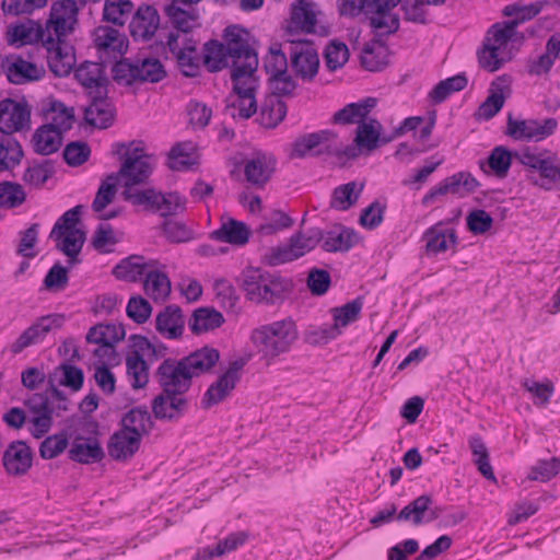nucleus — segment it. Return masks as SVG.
<instances>
[{
  "instance_id": "37",
  "label": "nucleus",
  "mask_w": 560,
  "mask_h": 560,
  "mask_svg": "<svg viewBox=\"0 0 560 560\" xmlns=\"http://www.w3.org/2000/svg\"><path fill=\"white\" fill-rule=\"evenodd\" d=\"M375 97H365L355 103H350L334 114L332 120L338 125L362 124L370 112L376 106Z\"/></svg>"
},
{
  "instance_id": "36",
  "label": "nucleus",
  "mask_w": 560,
  "mask_h": 560,
  "mask_svg": "<svg viewBox=\"0 0 560 560\" xmlns=\"http://www.w3.org/2000/svg\"><path fill=\"white\" fill-rule=\"evenodd\" d=\"M250 230L246 223L230 218L221 226L210 233V238L229 243L231 245L243 246L248 243Z\"/></svg>"
},
{
  "instance_id": "54",
  "label": "nucleus",
  "mask_w": 560,
  "mask_h": 560,
  "mask_svg": "<svg viewBox=\"0 0 560 560\" xmlns=\"http://www.w3.org/2000/svg\"><path fill=\"white\" fill-rule=\"evenodd\" d=\"M363 185L357 190V183L349 182L347 184L337 186L331 195L330 208L347 211L359 200Z\"/></svg>"
},
{
  "instance_id": "45",
  "label": "nucleus",
  "mask_w": 560,
  "mask_h": 560,
  "mask_svg": "<svg viewBox=\"0 0 560 560\" xmlns=\"http://www.w3.org/2000/svg\"><path fill=\"white\" fill-rule=\"evenodd\" d=\"M121 428L140 434L142 438L150 433L153 428V421L147 406H137L126 412L121 419Z\"/></svg>"
},
{
  "instance_id": "4",
  "label": "nucleus",
  "mask_w": 560,
  "mask_h": 560,
  "mask_svg": "<svg viewBox=\"0 0 560 560\" xmlns=\"http://www.w3.org/2000/svg\"><path fill=\"white\" fill-rule=\"evenodd\" d=\"M224 47L231 59V79L238 81L244 75L255 74L258 67V56L249 45V33L240 25H230L223 34Z\"/></svg>"
},
{
  "instance_id": "3",
  "label": "nucleus",
  "mask_w": 560,
  "mask_h": 560,
  "mask_svg": "<svg viewBox=\"0 0 560 560\" xmlns=\"http://www.w3.org/2000/svg\"><path fill=\"white\" fill-rule=\"evenodd\" d=\"M246 299L257 304H276L290 291L291 283L277 273L262 268H247L240 276Z\"/></svg>"
},
{
  "instance_id": "28",
  "label": "nucleus",
  "mask_w": 560,
  "mask_h": 560,
  "mask_svg": "<svg viewBox=\"0 0 560 560\" xmlns=\"http://www.w3.org/2000/svg\"><path fill=\"white\" fill-rule=\"evenodd\" d=\"M68 456L72 462L90 465L103 460L105 452L96 436L77 435L72 440Z\"/></svg>"
},
{
  "instance_id": "11",
  "label": "nucleus",
  "mask_w": 560,
  "mask_h": 560,
  "mask_svg": "<svg viewBox=\"0 0 560 560\" xmlns=\"http://www.w3.org/2000/svg\"><path fill=\"white\" fill-rule=\"evenodd\" d=\"M338 152L335 132L323 129L298 137L292 144L291 156L296 159L330 158Z\"/></svg>"
},
{
  "instance_id": "24",
  "label": "nucleus",
  "mask_w": 560,
  "mask_h": 560,
  "mask_svg": "<svg viewBox=\"0 0 560 560\" xmlns=\"http://www.w3.org/2000/svg\"><path fill=\"white\" fill-rule=\"evenodd\" d=\"M108 90L89 94L90 105L84 109V120L96 128L106 129L114 122L115 107L108 100Z\"/></svg>"
},
{
  "instance_id": "21",
  "label": "nucleus",
  "mask_w": 560,
  "mask_h": 560,
  "mask_svg": "<svg viewBox=\"0 0 560 560\" xmlns=\"http://www.w3.org/2000/svg\"><path fill=\"white\" fill-rule=\"evenodd\" d=\"M277 167L276 158L267 152H254L244 161L246 180L256 188H264L271 179Z\"/></svg>"
},
{
  "instance_id": "58",
  "label": "nucleus",
  "mask_w": 560,
  "mask_h": 560,
  "mask_svg": "<svg viewBox=\"0 0 560 560\" xmlns=\"http://www.w3.org/2000/svg\"><path fill=\"white\" fill-rule=\"evenodd\" d=\"M127 375L132 388L140 389L149 382V366L147 361L138 352L126 359Z\"/></svg>"
},
{
  "instance_id": "29",
  "label": "nucleus",
  "mask_w": 560,
  "mask_h": 560,
  "mask_svg": "<svg viewBox=\"0 0 560 560\" xmlns=\"http://www.w3.org/2000/svg\"><path fill=\"white\" fill-rule=\"evenodd\" d=\"M423 240L428 255L445 253L451 247H455L458 242L455 229L447 228L442 221L427 229Z\"/></svg>"
},
{
  "instance_id": "64",
  "label": "nucleus",
  "mask_w": 560,
  "mask_h": 560,
  "mask_svg": "<svg viewBox=\"0 0 560 560\" xmlns=\"http://www.w3.org/2000/svg\"><path fill=\"white\" fill-rule=\"evenodd\" d=\"M560 472V455L550 459H539L530 468L528 478L547 482Z\"/></svg>"
},
{
  "instance_id": "56",
  "label": "nucleus",
  "mask_w": 560,
  "mask_h": 560,
  "mask_svg": "<svg viewBox=\"0 0 560 560\" xmlns=\"http://www.w3.org/2000/svg\"><path fill=\"white\" fill-rule=\"evenodd\" d=\"M468 443L479 472L488 480H495V476L490 464L488 447L486 446L482 438L477 434L471 435Z\"/></svg>"
},
{
  "instance_id": "42",
  "label": "nucleus",
  "mask_w": 560,
  "mask_h": 560,
  "mask_svg": "<svg viewBox=\"0 0 560 560\" xmlns=\"http://www.w3.org/2000/svg\"><path fill=\"white\" fill-rule=\"evenodd\" d=\"M512 164V153L503 145H498L490 152L487 160H480L479 166L486 174L492 173L503 179L508 176Z\"/></svg>"
},
{
  "instance_id": "39",
  "label": "nucleus",
  "mask_w": 560,
  "mask_h": 560,
  "mask_svg": "<svg viewBox=\"0 0 560 560\" xmlns=\"http://www.w3.org/2000/svg\"><path fill=\"white\" fill-rule=\"evenodd\" d=\"M159 266L150 267L144 276L143 290L155 302H164L171 294V280L168 276L159 270Z\"/></svg>"
},
{
  "instance_id": "40",
  "label": "nucleus",
  "mask_w": 560,
  "mask_h": 560,
  "mask_svg": "<svg viewBox=\"0 0 560 560\" xmlns=\"http://www.w3.org/2000/svg\"><path fill=\"white\" fill-rule=\"evenodd\" d=\"M560 59V44L550 36L545 45V51L536 58L529 59L526 65L528 74L541 77L548 74L556 60Z\"/></svg>"
},
{
  "instance_id": "6",
  "label": "nucleus",
  "mask_w": 560,
  "mask_h": 560,
  "mask_svg": "<svg viewBox=\"0 0 560 560\" xmlns=\"http://www.w3.org/2000/svg\"><path fill=\"white\" fill-rule=\"evenodd\" d=\"M112 71L114 80L126 86L136 83H158L166 78L163 63L152 57L120 59L115 62Z\"/></svg>"
},
{
  "instance_id": "30",
  "label": "nucleus",
  "mask_w": 560,
  "mask_h": 560,
  "mask_svg": "<svg viewBox=\"0 0 560 560\" xmlns=\"http://www.w3.org/2000/svg\"><path fill=\"white\" fill-rule=\"evenodd\" d=\"M160 15L153 5H141L130 21V33L135 39H150L159 30Z\"/></svg>"
},
{
  "instance_id": "25",
  "label": "nucleus",
  "mask_w": 560,
  "mask_h": 560,
  "mask_svg": "<svg viewBox=\"0 0 560 560\" xmlns=\"http://www.w3.org/2000/svg\"><path fill=\"white\" fill-rule=\"evenodd\" d=\"M233 82V91L237 96V100L235 103L232 104V108L235 110L238 109L237 114L235 112H232V116L243 119H248L257 112V103L255 97V90H256V79L255 74L250 75H244L238 81H232Z\"/></svg>"
},
{
  "instance_id": "38",
  "label": "nucleus",
  "mask_w": 560,
  "mask_h": 560,
  "mask_svg": "<svg viewBox=\"0 0 560 560\" xmlns=\"http://www.w3.org/2000/svg\"><path fill=\"white\" fill-rule=\"evenodd\" d=\"M432 497L429 494H422L412 500L409 504H407L397 515V521L399 522H408L411 521L413 525L418 526L422 523L432 522L438 517L436 513H431L429 517L425 518V513L430 511V506L432 504Z\"/></svg>"
},
{
  "instance_id": "31",
  "label": "nucleus",
  "mask_w": 560,
  "mask_h": 560,
  "mask_svg": "<svg viewBox=\"0 0 560 560\" xmlns=\"http://www.w3.org/2000/svg\"><path fill=\"white\" fill-rule=\"evenodd\" d=\"M322 247L327 253H347L359 242L358 233L350 228L336 225L322 231Z\"/></svg>"
},
{
  "instance_id": "9",
  "label": "nucleus",
  "mask_w": 560,
  "mask_h": 560,
  "mask_svg": "<svg viewBox=\"0 0 560 560\" xmlns=\"http://www.w3.org/2000/svg\"><path fill=\"white\" fill-rule=\"evenodd\" d=\"M36 36L40 38L47 51V62L50 71L59 78L67 77L74 68V47L66 42V36L57 37L48 31H38Z\"/></svg>"
},
{
  "instance_id": "59",
  "label": "nucleus",
  "mask_w": 560,
  "mask_h": 560,
  "mask_svg": "<svg viewBox=\"0 0 560 560\" xmlns=\"http://www.w3.org/2000/svg\"><path fill=\"white\" fill-rule=\"evenodd\" d=\"M159 192L154 188L138 189L136 187H127L122 191V197L133 206L142 207L144 210L154 213Z\"/></svg>"
},
{
  "instance_id": "8",
  "label": "nucleus",
  "mask_w": 560,
  "mask_h": 560,
  "mask_svg": "<svg viewBox=\"0 0 560 560\" xmlns=\"http://www.w3.org/2000/svg\"><path fill=\"white\" fill-rule=\"evenodd\" d=\"M515 156L522 165L539 173L540 183L534 182L535 185L545 190L560 188V158L557 153L549 150L535 153L525 148Z\"/></svg>"
},
{
  "instance_id": "46",
  "label": "nucleus",
  "mask_w": 560,
  "mask_h": 560,
  "mask_svg": "<svg viewBox=\"0 0 560 560\" xmlns=\"http://www.w3.org/2000/svg\"><path fill=\"white\" fill-rule=\"evenodd\" d=\"M198 164L195 145L190 141L179 142L172 147L167 155V165L171 170L183 172Z\"/></svg>"
},
{
  "instance_id": "43",
  "label": "nucleus",
  "mask_w": 560,
  "mask_h": 560,
  "mask_svg": "<svg viewBox=\"0 0 560 560\" xmlns=\"http://www.w3.org/2000/svg\"><path fill=\"white\" fill-rule=\"evenodd\" d=\"M316 22V14L310 4L305 0H298L296 4L292 8L288 32L314 33Z\"/></svg>"
},
{
  "instance_id": "5",
  "label": "nucleus",
  "mask_w": 560,
  "mask_h": 560,
  "mask_svg": "<svg viewBox=\"0 0 560 560\" xmlns=\"http://www.w3.org/2000/svg\"><path fill=\"white\" fill-rule=\"evenodd\" d=\"M113 153L121 161V166L115 174L118 175L125 189L143 184L151 176L153 171L150 163L151 156L142 147L136 145L135 142L116 143Z\"/></svg>"
},
{
  "instance_id": "22",
  "label": "nucleus",
  "mask_w": 560,
  "mask_h": 560,
  "mask_svg": "<svg viewBox=\"0 0 560 560\" xmlns=\"http://www.w3.org/2000/svg\"><path fill=\"white\" fill-rule=\"evenodd\" d=\"M25 405L33 413L31 433L35 439L44 436L52 427L54 408L45 393L31 395Z\"/></svg>"
},
{
  "instance_id": "32",
  "label": "nucleus",
  "mask_w": 560,
  "mask_h": 560,
  "mask_svg": "<svg viewBox=\"0 0 560 560\" xmlns=\"http://www.w3.org/2000/svg\"><path fill=\"white\" fill-rule=\"evenodd\" d=\"M105 65L100 62L84 61L74 70V77L78 82L89 90V94L96 93L100 90H108V79L105 72Z\"/></svg>"
},
{
  "instance_id": "41",
  "label": "nucleus",
  "mask_w": 560,
  "mask_h": 560,
  "mask_svg": "<svg viewBox=\"0 0 560 560\" xmlns=\"http://www.w3.org/2000/svg\"><path fill=\"white\" fill-rule=\"evenodd\" d=\"M360 61L362 67L369 71H382L388 65L387 46L380 38L373 39L364 45Z\"/></svg>"
},
{
  "instance_id": "1",
  "label": "nucleus",
  "mask_w": 560,
  "mask_h": 560,
  "mask_svg": "<svg viewBox=\"0 0 560 560\" xmlns=\"http://www.w3.org/2000/svg\"><path fill=\"white\" fill-rule=\"evenodd\" d=\"M220 359L219 350L202 347L180 359H164L154 378L162 389L152 400V412L159 420L179 418L188 408L185 395L192 386L194 377L211 371Z\"/></svg>"
},
{
  "instance_id": "26",
  "label": "nucleus",
  "mask_w": 560,
  "mask_h": 560,
  "mask_svg": "<svg viewBox=\"0 0 560 560\" xmlns=\"http://www.w3.org/2000/svg\"><path fill=\"white\" fill-rule=\"evenodd\" d=\"M3 69L8 80L13 84H26L39 81L45 69L36 63L23 59L21 56H12L3 62Z\"/></svg>"
},
{
  "instance_id": "20",
  "label": "nucleus",
  "mask_w": 560,
  "mask_h": 560,
  "mask_svg": "<svg viewBox=\"0 0 560 560\" xmlns=\"http://www.w3.org/2000/svg\"><path fill=\"white\" fill-rule=\"evenodd\" d=\"M479 182L469 172H458L432 187L422 198L423 206H430L438 197L448 192L453 195L464 196L475 192L479 187Z\"/></svg>"
},
{
  "instance_id": "44",
  "label": "nucleus",
  "mask_w": 560,
  "mask_h": 560,
  "mask_svg": "<svg viewBox=\"0 0 560 560\" xmlns=\"http://www.w3.org/2000/svg\"><path fill=\"white\" fill-rule=\"evenodd\" d=\"M63 133L52 128V125H43L33 135L34 151L42 155L57 152L62 143Z\"/></svg>"
},
{
  "instance_id": "50",
  "label": "nucleus",
  "mask_w": 560,
  "mask_h": 560,
  "mask_svg": "<svg viewBox=\"0 0 560 560\" xmlns=\"http://www.w3.org/2000/svg\"><path fill=\"white\" fill-rule=\"evenodd\" d=\"M23 158L24 151L16 138L0 136V173L14 170Z\"/></svg>"
},
{
  "instance_id": "18",
  "label": "nucleus",
  "mask_w": 560,
  "mask_h": 560,
  "mask_svg": "<svg viewBox=\"0 0 560 560\" xmlns=\"http://www.w3.org/2000/svg\"><path fill=\"white\" fill-rule=\"evenodd\" d=\"M63 322L65 317L59 314L40 316L19 336L11 345L10 351L13 354H19L24 349L43 342L46 336L52 329L60 328Z\"/></svg>"
},
{
  "instance_id": "10",
  "label": "nucleus",
  "mask_w": 560,
  "mask_h": 560,
  "mask_svg": "<svg viewBox=\"0 0 560 560\" xmlns=\"http://www.w3.org/2000/svg\"><path fill=\"white\" fill-rule=\"evenodd\" d=\"M161 43L168 47L172 55L176 58L180 72L187 78H195L200 72L201 57L197 49V42L192 37H185L179 42V35L174 32L159 33Z\"/></svg>"
},
{
  "instance_id": "53",
  "label": "nucleus",
  "mask_w": 560,
  "mask_h": 560,
  "mask_svg": "<svg viewBox=\"0 0 560 560\" xmlns=\"http://www.w3.org/2000/svg\"><path fill=\"white\" fill-rule=\"evenodd\" d=\"M287 116V105L278 97L270 96L262 103L259 121L265 128L277 127Z\"/></svg>"
},
{
  "instance_id": "61",
  "label": "nucleus",
  "mask_w": 560,
  "mask_h": 560,
  "mask_svg": "<svg viewBox=\"0 0 560 560\" xmlns=\"http://www.w3.org/2000/svg\"><path fill=\"white\" fill-rule=\"evenodd\" d=\"M185 206L186 198L178 192L163 194L160 191L154 213H159L164 218L176 215L185 210Z\"/></svg>"
},
{
  "instance_id": "14",
  "label": "nucleus",
  "mask_w": 560,
  "mask_h": 560,
  "mask_svg": "<svg viewBox=\"0 0 560 560\" xmlns=\"http://www.w3.org/2000/svg\"><path fill=\"white\" fill-rule=\"evenodd\" d=\"M94 45L100 60L109 63L126 54L128 39L117 28L101 25L94 31Z\"/></svg>"
},
{
  "instance_id": "33",
  "label": "nucleus",
  "mask_w": 560,
  "mask_h": 560,
  "mask_svg": "<svg viewBox=\"0 0 560 560\" xmlns=\"http://www.w3.org/2000/svg\"><path fill=\"white\" fill-rule=\"evenodd\" d=\"M159 266L154 259H145L140 255H131L121 259L113 269V275L118 280L138 282L141 281L150 267Z\"/></svg>"
},
{
  "instance_id": "62",
  "label": "nucleus",
  "mask_w": 560,
  "mask_h": 560,
  "mask_svg": "<svg viewBox=\"0 0 560 560\" xmlns=\"http://www.w3.org/2000/svg\"><path fill=\"white\" fill-rule=\"evenodd\" d=\"M49 112L52 114L51 121L52 128L65 133L72 128L74 122V110L67 107L62 102L52 101L50 103Z\"/></svg>"
},
{
  "instance_id": "34",
  "label": "nucleus",
  "mask_w": 560,
  "mask_h": 560,
  "mask_svg": "<svg viewBox=\"0 0 560 560\" xmlns=\"http://www.w3.org/2000/svg\"><path fill=\"white\" fill-rule=\"evenodd\" d=\"M155 328L167 339L180 338L185 328L182 308L174 304L165 306L155 318Z\"/></svg>"
},
{
  "instance_id": "19",
  "label": "nucleus",
  "mask_w": 560,
  "mask_h": 560,
  "mask_svg": "<svg viewBox=\"0 0 560 560\" xmlns=\"http://www.w3.org/2000/svg\"><path fill=\"white\" fill-rule=\"evenodd\" d=\"M125 335L126 331L122 325L98 324L90 328L86 334V341L100 346L94 350L95 357L110 362L116 355L115 345L121 341Z\"/></svg>"
},
{
  "instance_id": "2",
  "label": "nucleus",
  "mask_w": 560,
  "mask_h": 560,
  "mask_svg": "<svg viewBox=\"0 0 560 560\" xmlns=\"http://www.w3.org/2000/svg\"><path fill=\"white\" fill-rule=\"evenodd\" d=\"M298 339V326L291 317L261 325L250 335L258 354L268 363L290 352Z\"/></svg>"
},
{
  "instance_id": "12",
  "label": "nucleus",
  "mask_w": 560,
  "mask_h": 560,
  "mask_svg": "<svg viewBox=\"0 0 560 560\" xmlns=\"http://www.w3.org/2000/svg\"><path fill=\"white\" fill-rule=\"evenodd\" d=\"M558 129V120L549 117L538 119H514L508 117L506 135L517 141L540 142L552 136Z\"/></svg>"
},
{
  "instance_id": "15",
  "label": "nucleus",
  "mask_w": 560,
  "mask_h": 560,
  "mask_svg": "<svg viewBox=\"0 0 560 560\" xmlns=\"http://www.w3.org/2000/svg\"><path fill=\"white\" fill-rule=\"evenodd\" d=\"M31 109L25 102L12 98L0 101L1 137H13V133L30 129Z\"/></svg>"
},
{
  "instance_id": "55",
  "label": "nucleus",
  "mask_w": 560,
  "mask_h": 560,
  "mask_svg": "<svg viewBox=\"0 0 560 560\" xmlns=\"http://www.w3.org/2000/svg\"><path fill=\"white\" fill-rule=\"evenodd\" d=\"M363 305V298L358 296L341 306L331 308L334 324L338 327V329L342 330V328L357 322L360 318Z\"/></svg>"
},
{
  "instance_id": "17",
  "label": "nucleus",
  "mask_w": 560,
  "mask_h": 560,
  "mask_svg": "<svg viewBox=\"0 0 560 560\" xmlns=\"http://www.w3.org/2000/svg\"><path fill=\"white\" fill-rule=\"evenodd\" d=\"M194 4L188 0H172L164 7L167 23L173 27L171 32L178 34L179 39L191 37L190 32L199 26V13Z\"/></svg>"
},
{
  "instance_id": "13",
  "label": "nucleus",
  "mask_w": 560,
  "mask_h": 560,
  "mask_svg": "<svg viewBox=\"0 0 560 560\" xmlns=\"http://www.w3.org/2000/svg\"><path fill=\"white\" fill-rule=\"evenodd\" d=\"M245 365L243 359L231 362L228 370L213 382L201 398V407L203 409H210L211 407L225 400L236 384L241 380V371Z\"/></svg>"
},
{
  "instance_id": "63",
  "label": "nucleus",
  "mask_w": 560,
  "mask_h": 560,
  "mask_svg": "<svg viewBox=\"0 0 560 560\" xmlns=\"http://www.w3.org/2000/svg\"><path fill=\"white\" fill-rule=\"evenodd\" d=\"M118 183H120L118 175L114 173L109 174L106 179L102 182L92 202V209L95 212H101L114 200Z\"/></svg>"
},
{
  "instance_id": "27",
  "label": "nucleus",
  "mask_w": 560,
  "mask_h": 560,
  "mask_svg": "<svg viewBox=\"0 0 560 560\" xmlns=\"http://www.w3.org/2000/svg\"><path fill=\"white\" fill-rule=\"evenodd\" d=\"M2 463L8 474L13 476L25 475L32 467V448L24 441H13L4 451Z\"/></svg>"
},
{
  "instance_id": "35",
  "label": "nucleus",
  "mask_w": 560,
  "mask_h": 560,
  "mask_svg": "<svg viewBox=\"0 0 560 560\" xmlns=\"http://www.w3.org/2000/svg\"><path fill=\"white\" fill-rule=\"evenodd\" d=\"M142 438L125 429L116 431L108 441V454L115 460L131 458L140 448Z\"/></svg>"
},
{
  "instance_id": "52",
  "label": "nucleus",
  "mask_w": 560,
  "mask_h": 560,
  "mask_svg": "<svg viewBox=\"0 0 560 560\" xmlns=\"http://www.w3.org/2000/svg\"><path fill=\"white\" fill-rule=\"evenodd\" d=\"M468 79L465 73H458L451 78L440 81L429 93V98L433 104H441L450 95L459 92L467 86Z\"/></svg>"
},
{
  "instance_id": "7",
  "label": "nucleus",
  "mask_w": 560,
  "mask_h": 560,
  "mask_svg": "<svg viewBox=\"0 0 560 560\" xmlns=\"http://www.w3.org/2000/svg\"><path fill=\"white\" fill-rule=\"evenodd\" d=\"M322 241V230L312 228L293 234L288 244L270 247L264 255V260L269 266H279L293 261L313 250Z\"/></svg>"
},
{
  "instance_id": "51",
  "label": "nucleus",
  "mask_w": 560,
  "mask_h": 560,
  "mask_svg": "<svg viewBox=\"0 0 560 560\" xmlns=\"http://www.w3.org/2000/svg\"><path fill=\"white\" fill-rule=\"evenodd\" d=\"M229 55L223 43L211 39L205 44L202 60L210 72L221 71L230 66Z\"/></svg>"
},
{
  "instance_id": "60",
  "label": "nucleus",
  "mask_w": 560,
  "mask_h": 560,
  "mask_svg": "<svg viewBox=\"0 0 560 560\" xmlns=\"http://www.w3.org/2000/svg\"><path fill=\"white\" fill-rule=\"evenodd\" d=\"M62 237V243L58 244L57 248L69 257L70 264L78 262V256L85 242V233L82 230H70L66 231Z\"/></svg>"
},
{
  "instance_id": "16",
  "label": "nucleus",
  "mask_w": 560,
  "mask_h": 560,
  "mask_svg": "<svg viewBox=\"0 0 560 560\" xmlns=\"http://www.w3.org/2000/svg\"><path fill=\"white\" fill-rule=\"evenodd\" d=\"M79 8L75 0H58L51 4L46 27L38 31H48L57 37L68 36L73 33L78 23Z\"/></svg>"
},
{
  "instance_id": "48",
  "label": "nucleus",
  "mask_w": 560,
  "mask_h": 560,
  "mask_svg": "<svg viewBox=\"0 0 560 560\" xmlns=\"http://www.w3.org/2000/svg\"><path fill=\"white\" fill-rule=\"evenodd\" d=\"M400 0H341L339 12L341 15L355 16L361 12H382L394 9Z\"/></svg>"
},
{
  "instance_id": "47",
  "label": "nucleus",
  "mask_w": 560,
  "mask_h": 560,
  "mask_svg": "<svg viewBox=\"0 0 560 560\" xmlns=\"http://www.w3.org/2000/svg\"><path fill=\"white\" fill-rule=\"evenodd\" d=\"M382 12H366V19L370 27L376 37L389 36L395 34L400 26V20L393 9L381 10Z\"/></svg>"
},
{
  "instance_id": "49",
  "label": "nucleus",
  "mask_w": 560,
  "mask_h": 560,
  "mask_svg": "<svg viewBox=\"0 0 560 560\" xmlns=\"http://www.w3.org/2000/svg\"><path fill=\"white\" fill-rule=\"evenodd\" d=\"M223 323L224 317L220 312L209 307H199L194 311L188 326L195 335H200L219 328Z\"/></svg>"
},
{
  "instance_id": "23",
  "label": "nucleus",
  "mask_w": 560,
  "mask_h": 560,
  "mask_svg": "<svg viewBox=\"0 0 560 560\" xmlns=\"http://www.w3.org/2000/svg\"><path fill=\"white\" fill-rule=\"evenodd\" d=\"M291 67L303 81L311 82L319 68V57L314 47L299 40L291 47Z\"/></svg>"
},
{
  "instance_id": "57",
  "label": "nucleus",
  "mask_w": 560,
  "mask_h": 560,
  "mask_svg": "<svg viewBox=\"0 0 560 560\" xmlns=\"http://www.w3.org/2000/svg\"><path fill=\"white\" fill-rule=\"evenodd\" d=\"M132 11L131 0H105L103 20L122 26L131 16Z\"/></svg>"
}]
</instances>
